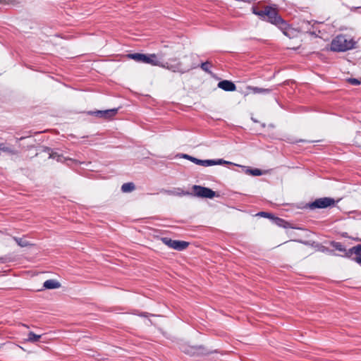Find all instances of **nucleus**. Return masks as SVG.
I'll return each mask as SVG.
<instances>
[{
  "label": "nucleus",
  "instance_id": "dca6fc26",
  "mask_svg": "<svg viewBox=\"0 0 361 361\" xmlns=\"http://www.w3.org/2000/svg\"><path fill=\"white\" fill-rule=\"evenodd\" d=\"M41 336V335H37L32 331H30L27 335V338L26 339V341L30 343H35L38 341Z\"/></svg>",
  "mask_w": 361,
  "mask_h": 361
},
{
  "label": "nucleus",
  "instance_id": "6e6552de",
  "mask_svg": "<svg viewBox=\"0 0 361 361\" xmlns=\"http://www.w3.org/2000/svg\"><path fill=\"white\" fill-rule=\"evenodd\" d=\"M352 259L358 264H361V244L353 247L349 250Z\"/></svg>",
  "mask_w": 361,
  "mask_h": 361
},
{
  "label": "nucleus",
  "instance_id": "393cba45",
  "mask_svg": "<svg viewBox=\"0 0 361 361\" xmlns=\"http://www.w3.org/2000/svg\"><path fill=\"white\" fill-rule=\"evenodd\" d=\"M4 3L5 4H15V1L14 0H4Z\"/></svg>",
  "mask_w": 361,
  "mask_h": 361
},
{
  "label": "nucleus",
  "instance_id": "b1692460",
  "mask_svg": "<svg viewBox=\"0 0 361 361\" xmlns=\"http://www.w3.org/2000/svg\"><path fill=\"white\" fill-rule=\"evenodd\" d=\"M349 81L353 85H357L360 84V82L357 79H355V78L350 79Z\"/></svg>",
  "mask_w": 361,
  "mask_h": 361
},
{
  "label": "nucleus",
  "instance_id": "f3484780",
  "mask_svg": "<svg viewBox=\"0 0 361 361\" xmlns=\"http://www.w3.org/2000/svg\"><path fill=\"white\" fill-rule=\"evenodd\" d=\"M13 240L20 247H27L29 245V243L24 238L13 237Z\"/></svg>",
  "mask_w": 361,
  "mask_h": 361
},
{
  "label": "nucleus",
  "instance_id": "5701e85b",
  "mask_svg": "<svg viewBox=\"0 0 361 361\" xmlns=\"http://www.w3.org/2000/svg\"><path fill=\"white\" fill-rule=\"evenodd\" d=\"M334 247L337 250H339V251H343L344 250L343 246L341 243H335Z\"/></svg>",
  "mask_w": 361,
  "mask_h": 361
},
{
  "label": "nucleus",
  "instance_id": "ddd939ff",
  "mask_svg": "<svg viewBox=\"0 0 361 361\" xmlns=\"http://www.w3.org/2000/svg\"><path fill=\"white\" fill-rule=\"evenodd\" d=\"M61 286L59 282L54 279H49L44 281L43 287L46 289H56Z\"/></svg>",
  "mask_w": 361,
  "mask_h": 361
},
{
  "label": "nucleus",
  "instance_id": "bb28decb",
  "mask_svg": "<svg viewBox=\"0 0 361 361\" xmlns=\"http://www.w3.org/2000/svg\"><path fill=\"white\" fill-rule=\"evenodd\" d=\"M292 228H294L295 227L294 226H292L291 227ZM297 228H300V227H296Z\"/></svg>",
  "mask_w": 361,
  "mask_h": 361
},
{
  "label": "nucleus",
  "instance_id": "4be33fe9",
  "mask_svg": "<svg viewBox=\"0 0 361 361\" xmlns=\"http://www.w3.org/2000/svg\"><path fill=\"white\" fill-rule=\"evenodd\" d=\"M254 92L255 93H262V92H268L269 90L266 89H260V88H254Z\"/></svg>",
  "mask_w": 361,
  "mask_h": 361
},
{
  "label": "nucleus",
  "instance_id": "6ab92c4d",
  "mask_svg": "<svg viewBox=\"0 0 361 361\" xmlns=\"http://www.w3.org/2000/svg\"><path fill=\"white\" fill-rule=\"evenodd\" d=\"M253 13L257 15V16H260L261 18H262L263 19H265V12H264V9L262 10V11H257L255 9H253Z\"/></svg>",
  "mask_w": 361,
  "mask_h": 361
},
{
  "label": "nucleus",
  "instance_id": "7ed1b4c3",
  "mask_svg": "<svg viewBox=\"0 0 361 361\" xmlns=\"http://www.w3.org/2000/svg\"><path fill=\"white\" fill-rule=\"evenodd\" d=\"M265 19L269 21L271 23L277 25L279 27L280 25H286V23L278 16L277 11L272 7L264 8Z\"/></svg>",
  "mask_w": 361,
  "mask_h": 361
},
{
  "label": "nucleus",
  "instance_id": "aec40b11",
  "mask_svg": "<svg viewBox=\"0 0 361 361\" xmlns=\"http://www.w3.org/2000/svg\"><path fill=\"white\" fill-rule=\"evenodd\" d=\"M0 150L7 152H13L9 147H6L4 144H0Z\"/></svg>",
  "mask_w": 361,
  "mask_h": 361
},
{
  "label": "nucleus",
  "instance_id": "1a4fd4ad",
  "mask_svg": "<svg viewBox=\"0 0 361 361\" xmlns=\"http://www.w3.org/2000/svg\"><path fill=\"white\" fill-rule=\"evenodd\" d=\"M256 216L266 217L270 219V224L276 226H283V221L279 218L274 217L271 214L267 212H259Z\"/></svg>",
  "mask_w": 361,
  "mask_h": 361
},
{
  "label": "nucleus",
  "instance_id": "2eb2a0df",
  "mask_svg": "<svg viewBox=\"0 0 361 361\" xmlns=\"http://www.w3.org/2000/svg\"><path fill=\"white\" fill-rule=\"evenodd\" d=\"M222 164H233V163L228 161H225L222 159H219L216 160L209 159V166H214V165H222ZM234 165H235V164H234Z\"/></svg>",
  "mask_w": 361,
  "mask_h": 361
},
{
  "label": "nucleus",
  "instance_id": "0eeeda50",
  "mask_svg": "<svg viewBox=\"0 0 361 361\" xmlns=\"http://www.w3.org/2000/svg\"><path fill=\"white\" fill-rule=\"evenodd\" d=\"M279 28L282 30L283 33L291 38V37H297L299 34H300V31L298 30L297 29H295V28H293V27H289L286 23V25H280Z\"/></svg>",
  "mask_w": 361,
  "mask_h": 361
},
{
  "label": "nucleus",
  "instance_id": "412c9836",
  "mask_svg": "<svg viewBox=\"0 0 361 361\" xmlns=\"http://www.w3.org/2000/svg\"><path fill=\"white\" fill-rule=\"evenodd\" d=\"M50 157L52 159H56L57 161H63V157L60 155L56 154V153H53V154H50Z\"/></svg>",
  "mask_w": 361,
  "mask_h": 361
},
{
  "label": "nucleus",
  "instance_id": "9d476101",
  "mask_svg": "<svg viewBox=\"0 0 361 361\" xmlns=\"http://www.w3.org/2000/svg\"><path fill=\"white\" fill-rule=\"evenodd\" d=\"M218 87L228 92H233L236 90L235 84L233 82L227 80L219 82L218 83Z\"/></svg>",
  "mask_w": 361,
  "mask_h": 361
},
{
  "label": "nucleus",
  "instance_id": "a211bd4d",
  "mask_svg": "<svg viewBox=\"0 0 361 361\" xmlns=\"http://www.w3.org/2000/svg\"><path fill=\"white\" fill-rule=\"evenodd\" d=\"M245 173L247 174H250V175L255 176H261L262 174V172L258 169H246Z\"/></svg>",
  "mask_w": 361,
  "mask_h": 361
},
{
  "label": "nucleus",
  "instance_id": "9b49d317",
  "mask_svg": "<svg viewBox=\"0 0 361 361\" xmlns=\"http://www.w3.org/2000/svg\"><path fill=\"white\" fill-rule=\"evenodd\" d=\"M96 116L104 118H111L114 117L117 114V109H111L105 111H98L94 112Z\"/></svg>",
  "mask_w": 361,
  "mask_h": 361
},
{
  "label": "nucleus",
  "instance_id": "4468645a",
  "mask_svg": "<svg viewBox=\"0 0 361 361\" xmlns=\"http://www.w3.org/2000/svg\"><path fill=\"white\" fill-rule=\"evenodd\" d=\"M135 189V184L133 183H126L122 185L121 190L123 192H130Z\"/></svg>",
  "mask_w": 361,
  "mask_h": 361
},
{
  "label": "nucleus",
  "instance_id": "20e7f679",
  "mask_svg": "<svg viewBox=\"0 0 361 361\" xmlns=\"http://www.w3.org/2000/svg\"><path fill=\"white\" fill-rule=\"evenodd\" d=\"M161 240L164 245H166L169 247L178 251H183L185 250L189 245V243L186 241L172 240L171 238L168 237H162L161 238Z\"/></svg>",
  "mask_w": 361,
  "mask_h": 361
},
{
  "label": "nucleus",
  "instance_id": "f257e3e1",
  "mask_svg": "<svg viewBox=\"0 0 361 361\" xmlns=\"http://www.w3.org/2000/svg\"><path fill=\"white\" fill-rule=\"evenodd\" d=\"M127 57L130 59H133L138 62H142L145 63L151 64L152 66H161L171 70L173 72L185 73L191 68L195 67L194 65H190L188 67L183 68L180 64L177 65H169L168 63H162L157 55L152 54H129Z\"/></svg>",
  "mask_w": 361,
  "mask_h": 361
},
{
  "label": "nucleus",
  "instance_id": "a878e982",
  "mask_svg": "<svg viewBox=\"0 0 361 361\" xmlns=\"http://www.w3.org/2000/svg\"><path fill=\"white\" fill-rule=\"evenodd\" d=\"M202 68L207 71V64L206 63H202Z\"/></svg>",
  "mask_w": 361,
  "mask_h": 361
},
{
  "label": "nucleus",
  "instance_id": "423d86ee",
  "mask_svg": "<svg viewBox=\"0 0 361 361\" xmlns=\"http://www.w3.org/2000/svg\"><path fill=\"white\" fill-rule=\"evenodd\" d=\"M193 192L197 197L213 198L215 196V192L209 188H204L199 185H194Z\"/></svg>",
  "mask_w": 361,
  "mask_h": 361
},
{
  "label": "nucleus",
  "instance_id": "f03ea898",
  "mask_svg": "<svg viewBox=\"0 0 361 361\" xmlns=\"http://www.w3.org/2000/svg\"><path fill=\"white\" fill-rule=\"evenodd\" d=\"M355 44V41L352 37L340 35L332 40L331 50L334 51H345L353 49Z\"/></svg>",
  "mask_w": 361,
  "mask_h": 361
},
{
  "label": "nucleus",
  "instance_id": "39448f33",
  "mask_svg": "<svg viewBox=\"0 0 361 361\" xmlns=\"http://www.w3.org/2000/svg\"><path fill=\"white\" fill-rule=\"evenodd\" d=\"M336 201L331 197H322L315 200L314 202L309 204V208L311 209H325L334 206Z\"/></svg>",
  "mask_w": 361,
  "mask_h": 361
},
{
  "label": "nucleus",
  "instance_id": "f8f14e48",
  "mask_svg": "<svg viewBox=\"0 0 361 361\" xmlns=\"http://www.w3.org/2000/svg\"><path fill=\"white\" fill-rule=\"evenodd\" d=\"M183 157L191 161L192 162H193L197 165H200V166H209V159L201 160V159H198L197 158L192 157L187 155V154L183 155Z\"/></svg>",
  "mask_w": 361,
  "mask_h": 361
},
{
  "label": "nucleus",
  "instance_id": "cd10ccee",
  "mask_svg": "<svg viewBox=\"0 0 361 361\" xmlns=\"http://www.w3.org/2000/svg\"><path fill=\"white\" fill-rule=\"evenodd\" d=\"M1 259H1V258H0V261H1V262H3V260H1Z\"/></svg>",
  "mask_w": 361,
  "mask_h": 361
}]
</instances>
